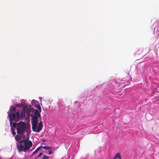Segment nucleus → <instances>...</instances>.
Returning a JSON list of instances; mask_svg holds the SVG:
<instances>
[{
	"label": "nucleus",
	"mask_w": 159,
	"mask_h": 159,
	"mask_svg": "<svg viewBox=\"0 0 159 159\" xmlns=\"http://www.w3.org/2000/svg\"><path fill=\"white\" fill-rule=\"evenodd\" d=\"M117 158H118L119 159H121L120 155L119 153H117L113 157V159H116Z\"/></svg>",
	"instance_id": "7"
},
{
	"label": "nucleus",
	"mask_w": 159,
	"mask_h": 159,
	"mask_svg": "<svg viewBox=\"0 0 159 159\" xmlns=\"http://www.w3.org/2000/svg\"><path fill=\"white\" fill-rule=\"evenodd\" d=\"M48 158H49V157H48L46 156L45 155H44L43 156L41 159H48Z\"/></svg>",
	"instance_id": "15"
},
{
	"label": "nucleus",
	"mask_w": 159,
	"mask_h": 159,
	"mask_svg": "<svg viewBox=\"0 0 159 159\" xmlns=\"http://www.w3.org/2000/svg\"><path fill=\"white\" fill-rule=\"evenodd\" d=\"M17 130L18 134H23L26 131H28L26 124L22 121L19 122L17 124Z\"/></svg>",
	"instance_id": "2"
},
{
	"label": "nucleus",
	"mask_w": 159,
	"mask_h": 159,
	"mask_svg": "<svg viewBox=\"0 0 159 159\" xmlns=\"http://www.w3.org/2000/svg\"><path fill=\"white\" fill-rule=\"evenodd\" d=\"M139 51H140V53H141L142 52V50H141V49H140L139 50V51H138V52H136V54H139V53L138 52Z\"/></svg>",
	"instance_id": "18"
},
{
	"label": "nucleus",
	"mask_w": 159,
	"mask_h": 159,
	"mask_svg": "<svg viewBox=\"0 0 159 159\" xmlns=\"http://www.w3.org/2000/svg\"><path fill=\"white\" fill-rule=\"evenodd\" d=\"M21 116H23V112H21Z\"/></svg>",
	"instance_id": "20"
},
{
	"label": "nucleus",
	"mask_w": 159,
	"mask_h": 159,
	"mask_svg": "<svg viewBox=\"0 0 159 159\" xmlns=\"http://www.w3.org/2000/svg\"><path fill=\"white\" fill-rule=\"evenodd\" d=\"M40 116V111H39L38 110H35V114L34 116Z\"/></svg>",
	"instance_id": "9"
},
{
	"label": "nucleus",
	"mask_w": 159,
	"mask_h": 159,
	"mask_svg": "<svg viewBox=\"0 0 159 159\" xmlns=\"http://www.w3.org/2000/svg\"><path fill=\"white\" fill-rule=\"evenodd\" d=\"M16 106H17V107H20V106H19V104H16Z\"/></svg>",
	"instance_id": "21"
},
{
	"label": "nucleus",
	"mask_w": 159,
	"mask_h": 159,
	"mask_svg": "<svg viewBox=\"0 0 159 159\" xmlns=\"http://www.w3.org/2000/svg\"><path fill=\"white\" fill-rule=\"evenodd\" d=\"M0 159H1V158H0Z\"/></svg>",
	"instance_id": "24"
},
{
	"label": "nucleus",
	"mask_w": 159,
	"mask_h": 159,
	"mask_svg": "<svg viewBox=\"0 0 159 159\" xmlns=\"http://www.w3.org/2000/svg\"><path fill=\"white\" fill-rule=\"evenodd\" d=\"M43 127V123L42 121H40L37 127V129H36V132H39L42 130Z\"/></svg>",
	"instance_id": "5"
},
{
	"label": "nucleus",
	"mask_w": 159,
	"mask_h": 159,
	"mask_svg": "<svg viewBox=\"0 0 159 159\" xmlns=\"http://www.w3.org/2000/svg\"><path fill=\"white\" fill-rule=\"evenodd\" d=\"M10 110L11 111V112H12L13 111H15L16 110V108L15 107L12 106L10 107Z\"/></svg>",
	"instance_id": "13"
},
{
	"label": "nucleus",
	"mask_w": 159,
	"mask_h": 159,
	"mask_svg": "<svg viewBox=\"0 0 159 159\" xmlns=\"http://www.w3.org/2000/svg\"><path fill=\"white\" fill-rule=\"evenodd\" d=\"M16 125H17V124L15 122H12V127L13 129L16 128Z\"/></svg>",
	"instance_id": "12"
},
{
	"label": "nucleus",
	"mask_w": 159,
	"mask_h": 159,
	"mask_svg": "<svg viewBox=\"0 0 159 159\" xmlns=\"http://www.w3.org/2000/svg\"><path fill=\"white\" fill-rule=\"evenodd\" d=\"M48 152H49V155H50L51 154H52V151L49 150L48 151Z\"/></svg>",
	"instance_id": "19"
},
{
	"label": "nucleus",
	"mask_w": 159,
	"mask_h": 159,
	"mask_svg": "<svg viewBox=\"0 0 159 159\" xmlns=\"http://www.w3.org/2000/svg\"><path fill=\"white\" fill-rule=\"evenodd\" d=\"M42 147V146H40L36 150L32 153V155H33L34 154L36 153Z\"/></svg>",
	"instance_id": "10"
},
{
	"label": "nucleus",
	"mask_w": 159,
	"mask_h": 159,
	"mask_svg": "<svg viewBox=\"0 0 159 159\" xmlns=\"http://www.w3.org/2000/svg\"><path fill=\"white\" fill-rule=\"evenodd\" d=\"M38 108L39 111H40V112H41V107L39 105V106H38Z\"/></svg>",
	"instance_id": "17"
},
{
	"label": "nucleus",
	"mask_w": 159,
	"mask_h": 159,
	"mask_svg": "<svg viewBox=\"0 0 159 159\" xmlns=\"http://www.w3.org/2000/svg\"><path fill=\"white\" fill-rule=\"evenodd\" d=\"M42 154H43V153H42V152H41V153H40L39 154V155H38L37 157H35V159H37V158H38V157H39L41 156H42Z\"/></svg>",
	"instance_id": "16"
},
{
	"label": "nucleus",
	"mask_w": 159,
	"mask_h": 159,
	"mask_svg": "<svg viewBox=\"0 0 159 159\" xmlns=\"http://www.w3.org/2000/svg\"><path fill=\"white\" fill-rule=\"evenodd\" d=\"M25 111L24 110L23 111V113H25Z\"/></svg>",
	"instance_id": "23"
},
{
	"label": "nucleus",
	"mask_w": 159,
	"mask_h": 159,
	"mask_svg": "<svg viewBox=\"0 0 159 159\" xmlns=\"http://www.w3.org/2000/svg\"><path fill=\"white\" fill-rule=\"evenodd\" d=\"M11 131L12 132V133L14 136H15V135L16 134V132L14 131V129L12 128V126H11Z\"/></svg>",
	"instance_id": "14"
},
{
	"label": "nucleus",
	"mask_w": 159,
	"mask_h": 159,
	"mask_svg": "<svg viewBox=\"0 0 159 159\" xmlns=\"http://www.w3.org/2000/svg\"><path fill=\"white\" fill-rule=\"evenodd\" d=\"M42 148H43L45 150H49V149H51V148L50 147L46 146L42 147Z\"/></svg>",
	"instance_id": "11"
},
{
	"label": "nucleus",
	"mask_w": 159,
	"mask_h": 159,
	"mask_svg": "<svg viewBox=\"0 0 159 159\" xmlns=\"http://www.w3.org/2000/svg\"><path fill=\"white\" fill-rule=\"evenodd\" d=\"M37 123H31L32 125V129L33 131L36 132Z\"/></svg>",
	"instance_id": "6"
},
{
	"label": "nucleus",
	"mask_w": 159,
	"mask_h": 159,
	"mask_svg": "<svg viewBox=\"0 0 159 159\" xmlns=\"http://www.w3.org/2000/svg\"><path fill=\"white\" fill-rule=\"evenodd\" d=\"M8 116L9 117L10 125L11 126H12L13 120L18 121L20 118L19 112L17 111L16 113H11L8 112Z\"/></svg>",
	"instance_id": "3"
},
{
	"label": "nucleus",
	"mask_w": 159,
	"mask_h": 159,
	"mask_svg": "<svg viewBox=\"0 0 159 159\" xmlns=\"http://www.w3.org/2000/svg\"><path fill=\"white\" fill-rule=\"evenodd\" d=\"M34 109L31 108H28L27 109L26 111L27 114L28 116H31L32 117L31 123H38V118L36 116H33V114H31V112H33Z\"/></svg>",
	"instance_id": "4"
},
{
	"label": "nucleus",
	"mask_w": 159,
	"mask_h": 159,
	"mask_svg": "<svg viewBox=\"0 0 159 159\" xmlns=\"http://www.w3.org/2000/svg\"><path fill=\"white\" fill-rule=\"evenodd\" d=\"M22 136H20V135H17L15 137V139L18 142L20 141H19L21 139Z\"/></svg>",
	"instance_id": "8"
},
{
	"label": "nucleus",
	"mask_w": 159,
	"mask_h": 159,
	"mask_svg": "<svg viewBox=\"0 0 159 159\" xmlns=\"http://www.w3.org/2000/svg\"><path fill=\"white\" fill-rule=\"evenodd\" d=\"M27 136L28 134H26ZM29 137L27 136L26 138H24L18 142L19 144H16V147L19 152H26L30 149L33 145L32 142L29 140Z\"/></svg>",
	"instance_id": "1"
},
{
	"label": "nucleus",
	"mask_w": 159,
	"mask_h": 159,
	"mask_svg": "<svg viewBox=\"0 0 159 159\" xmlns=\"http://www.w3.org/2000/svg\"><path fill=\"white\" fill-rule=\"evenodd\" d=\"M46 141V140H45V139L43 140H42V141H43V142H45Z\"/></svg>",
	"instance_id": "22"
}]
</instances>
